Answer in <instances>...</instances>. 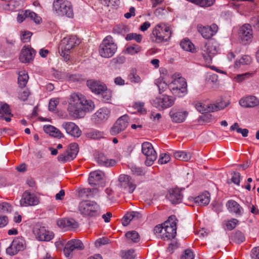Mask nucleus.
I'll return each instance as SVG.
<instances>
[{"instance_id": "nucleus-1", "label": "nucleus", "mask_w": 259, "mask_h": 259, "mask_svg": "<svg viewBox=\"0 0 259 259\" xmlns=\"http://www.w3.org/2000/svg\"><path fill=\"white\" fill-rule=\"evenodd\" d=\"M95 107L94 102L91 100H87L80 93H74L71 95L68 111L70 115L80 117L83 111H92Z\"/></svg>"}, {"instance_id": "nucleus-2", "label": "nucleus", "mask_w": 259, "mask_h": 259, "mask_svg": "<svg viewBox=\"0 0 259 259\" xmlns=\"http://www.w3.org/2000/svg\"><path fill=\"white\" fill-rule=\"evenodd\" d=\"M171 35V31L169 26L165 23H161L157 24L150 34L152 41L156 43H161L168 41Z\"/></svg>"}, {"instance_id": "nucleus-3", "label": "nucleus", "mask_w": 259, "mask_h": 259, "mask_svg": "<svg viewBox=\"0 0 259 259\" xmlns=\"http://www.w3.org/2000/svg\"><path fill=\"white\" fill-rule=\"evenodd\" d=\"M80 43V39L75 35H69L62 40L60 55L66 62L69 60L71 50L78 46Z\"/></svg>"}, {"instance_id": "nucleus-4", "label": "nucleus", "mask_w": 259, "mask_h": 259, "mask_svg": "<svg viewBox=\"0 0 259 259\" xmlns=\"http://www.w3.org/2000/svg\"><path fill=\"white\" fill-rule=\"evenodd\" d=\"M53 9L59 16H65L70 18L73 17L74 13L72 6L70 2L67 0H54Z\"/></svg>"}, {"instance_id": "nucleus-5", "label": "nucleus", "mask_w": 259, "mask_h": 259, "mask_svg": "<svg viewBox=\"0 0 259 259\" xmlns=\"http://www.w3.org/2000/svg\"><path fill=\"white\" fill-rule=\"evenodd\" d=\"M80 213L84 215L96 217L100 215V206L93 201L84 200L80 202L78 205Z\"/></svg>"}, {"instance_id": "nucleus-6", "label": "nucleus", "mask_w": 259, "mask_h": 259, "mask_svg": "<svg viewBox=\"0 0 259 259\" xmlns=\"http://www.w3.org/2000/svg\"><path fill=\"white\" fill-rule=\"evenodd\" d=\"M116 45L113 42V38L109 35L106 36L100 44L99 52L103 58H110L115 53Z\"/></svg>"}, {"instance_id": "nucleus-7", "label": "nucleus", "mask_w": 259, "mask_h": 259, "mask_svg": "<svg viewBox=\"0 0 259 259\" xmlns=\"http://www.w3.org/2000/svg\"><path fill=\"white\" fill-rule=\"evenodd\" d=\"M187 87L186 79L181 77L175 79L169 84V89L171 93L179 97H183L187 93Z\"/></svg>"}, {"instance_id": "nucleus-8", "label": "nucleus", "mask_w": 259, "mask_h": 259, "mask_svg": "<svg viewBox=\"0 0 259 259\" xmlns=\"http://www.w3.org/2000/svg\"><path fill=\"white\" fill-rule=\"evenodd\" d=\"M177 219L175 215H171L169 217L168 220L164 222V232L162 239H170L175 238L177 234Z\"/></svg>"}, {"instance_id": "nucleus-9", "label": "nucleus", "mask_w": 259, "mask_h": 259, "mask_svg": "<svg viewBox=\"0 0 259 259\" xmlns=\"http://www.w3.org/2000/svg\"><path fill=\"white\" fill-rule=\"evenodd\" d=\"M78 152V146L77 143L70 144L69 148L58 156L59 161L63 163L70 161L74 159Z\"/></svg>"}, {"instance_id": "nucleus-10", "label": "nucleus", "mask_w": 259, "mask_h": 259, "mask_svg": "<svg viewBox=\"0 0 259 259\" xmlns=\"http://www.w3.org/2000/svg\"><path fill=\"white\" fill-rule=\"evenodd\" d=\"M142 151L146 157V160L145 162L146 165L147 166L152 165L157 158L156 151L152 144L149 142L143 143L142 145Z\"/></svg>"}, {"instance_id": "nucleus-11", "label": "nucleus", "mask_w": 259, "mask_h": 259, "mask_svg": "<svg viewBox=\"0 0 259 259\" xmlns=\"http://www.w3.org/2000/svg\"><path fill=\"white\" fill-rule=\"evenodd\" d=\"M202 55L206 64H210L212 58L218 52V47L215 43L206 44L202 49Z\"/></svg>"}, {"instance_id": "nucleus-12", "label": "nucleus", "mask_w": 259, "mask_h": 259, "mask_svg": "<svg viewBox=\"0 0 259 259\" xmlns=\"http://www.w3.org/2000/svg\"><path fill=\"white\" fill-rule=\"evenodd\" d=\"M118 181L120 187L128 193H132L136 188L134 180L128 175H120Z\"/></svg>"}, {"instance_id": "nucleus-13", "label": "nucleus", "mask_w": 259, "mask_h": 259, "mask_svg": "<svg viewBox=\"0 0 259 259\" xmlns=\"http://www.w3.org/2000/svg\"><path fill=\"white\" fill-rule=\"evenodd\" d=\"M128 116L125 114L119 117L110 130V134L115 136L125 130L128 125Z\"/></svg>"}, {"instance_id": "nucleus-14", "label": "nucleus", "mask_w": 259, "mask_h": 259, "mask_svg": "<svg viewBox=\"0 0 259 259\" xmlns=\"http://www.w3.org/2000/svg\"><path fill=\"white\" fill-rule=\"evenodd\" d=\"M36 238L39 241H49L54 237L53 232L47 230L45 227L36 225L33 229Z\"/></svg>"}, {"instance_id": "nucleus-15", "label": "nucleus", "mask_w": 259, "mask_h": 259, "mask_svg": "<svg viewBox=\"0 0 259 259\" xmlns=\"http://www.w3.org/2000/svg\"><path fill=\"white\" fill-rule=\"evenodd\" d=\"M175 102V99L169 96L163 95L162 97L156 98L152 101L153 105L159 110L172 106Z\"/></svg>"}, {"instance_id": "nucleus-16", "label": "nucleus", "mask_w": 259, "mask_h": 259, "mask_svg": "<svg viewBox=\"0 0 259 259\" xmlns=\"http://www.w3.org/2000/svg\"><path fill=\"white\" fill-rule=\"evenodd\" d=\"M197 29L203 38L209 39L218 32L219 27L215 24H212L210 26H203L202 24H198Z\"/></svg>"}, {"instance_id": "nucleus-17", "label": "nucleus", "mask_w": 259, "mask_h": 259, "mask_svg": "<svg viewBox=\"0 0 259 259\" xmlns=\"http://www.w3.org/2000/svg\"><path fill=\"white\" fill-rule=\"evenodd\" d=\"M239 37L242 44L246 45L252 41V30L250 25L245 24L239 29Z\"/></svg>"}, {"instance_id": "nucleus-18", "label": "nucleus", "mask_w": 259, "mask_h": 259, "mask_svg": "<svg viewBox=\"0 0 259 259\" xmlns=\"http://www.w3.org/2000/svg\"><path fill=\"white\" fill-rule=\"evenodd\" d=\"M39 202V198L34 193L27 191H25L20 201L21 206H34Z\"/></svg>"}, {"instance_id": "nucleus-19", "label": "nucleus", "mask_w": 259, "mask_h": 259, "mask_svg": "<svg viewBox=\"0 0 259 259\" xmlns=\"http://www.w3.org/2000/svg\"><path fill=\"white\" fill-rule=\"evenodd\" d=\"M24 248V240L22 237H16L12 241L11 245L7 248V253L11 255L16 254L19 251Z\"/></svg>"}, {"instance_id": "nucleus-20", "label": "nucleus", "mask_w": 259, "mask_h": 259, "mask_svg": "<svg viewBox=\"0 0 259 259\" xmlns=\"http://www.w3.org/2000/svg\"><path fill=\"white\" fill-rule=\"evenodd\" d=\"M84 245L79 240L72 239L68 241L65 244L64 252L66 257H69L70 253L75 249L83 250Z\"/></svg>"}, {"instance_id": "nucleus-21", "label": "nucleus", "mask_w": 259, "mask_h": 259, "mask_svg": "<svg viewBox=\"0 0 259 259\" xmlns=\"http://www.w3.org/2000/svg\"><path fill=\"white\" fill-rule=\"evenodd\" d=\"M61 127L67 134L72 137L78 138L81 134V131L78 126L72 122H64Z\"/></svg>"}, {"instance_id": "nucleus-22", "label": "nucleus", "mask_w": 259, "mask_h": 259, "mask_svg": "<svg viewBox=\"0 0 259 259\" xmlns=\"http://www.w3.org/2000/svg\"><path fill=\"white\" fill-rule=\"evenodd\" d=\"M35 53V51L32 48L24 47L21 50L19 60L24 63H29L33 60Z\"/></svg>"}, {"instance_id": "nucleus-23", "label": "nucleus", "mask_w": 259, "mask_h": 259, "mask_svg": "<svg viewBox=\"0 0 259 259\" xmlns=\"http://www.w3.org/2000/svg\"><path fill=\"white\" fill-rule=\"evenodd\" d=\"M197 110L202 114L205 113L214 112L218 110L223 109L224 107H221L218 105L205 104L201 102H196L194 103Z\"/></svg>"}, {"instance_id": "nucleus-24", "label": "nucleus", "mask_w": 259, "mask_h": 259, "mask_svg": "<svg viewBox=\"0 0 259 259\" xmlns=\"http://www.w3.org/2000/svg\"><path fill=\"white\" fill-rule=\"evenodd\" d=\"M172 204H178L182 201L183 195L181 190L178 188L170 189L166 196Z\"/></svg>"}, {"instance_id": "nucleus-25", "label": "nucleus", "mask_w": 259, "mask_h": 259, "mask_svg": "<svg viewBox=\"0 0 259 259\" xmlns=\"http://www.w3.org/2000/svg\"><path fill=\"white\" fill-rule=\"evenodd\" d=\"M87 85L92 92L96 94H101L107 87L103 82L94 80H88Z\"/></svg>"}, {"instance_id": "nucleus-26", "label": "nucleus", "mask_w": 259, "mask_h": 259, "mask_svg": "<svg viewBox=\"0 0 259 259\" xmlns=\"http://www.w3.org/2000/svg\"><path fill=\"white\" fill-rule=\"evenodd\" d=\"M169 116L173 122L181 123L184 121L187 115V111H182L176 109H172L169 112Z\"/></svg>"}, {"instance_id": "nucleus-27", "label": "nucleus", "mask_w": 259, "mask_h": 259, "mask_svg": "<svg viewBox=\"0 0 259 259\" xmlns=\"http://www.w3.org/2000/svg\"><path fill=\"white\" fill-rule=\"evenodd\" d=\"M239 104L245 108L254 107L259 105V100L255 96H249L241 99Z\"/></svg>"}, {"instance_id": "nucleus-28", "label": "nucleus", "mask_w": 259, "mask_h": 259, "mask_svg": "<svg viewBox=\"0 0 259 259\" xmlns=\"http://www.w3.org/2000/svg\"><path fill=\"white\" fill-rule=\"evenodd\" d=\"M105 174L102 171L98 170L91 172L90 174L88 181L91 185L97 186L99 185V182L103 180Z\"/></svg>"}, {"instance_id": "nucleus-29", "label": "nucleus", "mask_w": 259, "mask_h": 259, "mask_svg": "<svg viewBox=\"0 0 259 259\" xmlns=\"http://www.w3.org/2000/svg\"><path fill=\"white\" fill-rule=\"evenodd\" d=\"M57 223L60 228L66 229H76L78 227V223L71 218L59 220Z\"/></svg>"}, {"instance_id": "nucleus-30", "label": "nucleus", "mask_w": 259, "mask_h": 259, "mask_svg": "<svg viewBox=\"0 0 259 259\" xmlns=\"http://www.w3.org/2000/svg\"><path fill=\"white\" fill-rule=\"evenodd\" d=\"M226 206L230 212L235 213L237 216H241L243 213V208L235 200H229L226 203Z\"/></svg>"}, {"instance_id": "nucleus-31", "label": "nucleus", "mask_w": 259, "mask_h": 259, "mask_svg": "<svg viewBox=\"0 0 259 259\" xmlns=\"http://www.w3.org/2000/svg\"><path fill=\"white\" fill-rule=\"evenodd\" d=\"M109 114L110 111L107 108H100L94 114V119L98 123H100L108 118Z\"/></svg>"}, {"instance_id": "nucleus-32", "label": "nucleus", "mask_w": 259, "mask_h": 259, "mask_svg": "<svg viewBox=\"0 0 259 259\" xmlns=\"http://www.w3.org/2000/svg\"><path fill=\"white\" fill-rule=\"evenodd\" d=\"M98 163L104 166H113L116 164V161L114 159H108L103 153H100L97 158Z\"/></svg>"}, {"instance_id": "nucleus-33", "label": "nucleus", "mask_w": 259, "mask_h": 259, "mask_svg": "<svg viewBox=\"0 0 259 259\" xmlns=\"http://www.w3.org/2000/svg\"><path fill=\"white\" fill-rule=\"evenodd\" d=\"M194 202L199 205H207L210 201V194L205 192L194 198Z\"/></svg>"}, {"instance_id": "nucleus-34", "label": "nucleus", "mask_w": 259, "mask_h": 259, "mask_svg": "<svg viewBox=\"0 0 259 259\" xmlns=\"http://www.w3.org/2000/svg\"><path fill=\"white\" fill-rule=\"evenodd\" d=\"M44 130L46 133L54 137L61 138L63 137L61 132L54 126L51 125H45L44 126Z\"/></svg>"}, {"instance_id": "nucleus-35", "label": "nucleus", "mask_w": 259, "mask_h": 259, "mask_svg": "<svg viewBox=\"0 0 259 259\" xmlns=\"http://www.w3.org/2000/svg\"><path fill=\"white\" fill-rule=\"evenodd\" d=\"M29 76L25 70L20 71L18 72V83L20 88H24L26 86Z\"/></svg>"}, {"instance_id": "nucleus-36", "label": "nucleus", "mask_w": 259, "mask_h": 259, "mask_svg": "<svg viewBox=\"0 0 259 259\" xmlns=\"http://www.w3.org/2000/svg\"><path fill=\"white\" fill-rule=\"evenodd\" d=\"M174 156L177 159L187 161L191 159V154L189 152H186L185 151H177L176 152Z\"/></svg>"}, {"instance_id": "nucleus-37", "label": "nucleus", "mask_w": 259, "mask_h": 259, "mask_svg": "<svg viewBox=\"0 0 259 259\" xmlns=\"http://www.w3.org/2000/svg\"><path fill=\"white\" fill-rule=\"evenodd\" d=\"M180 46L183 50L188 52H193L195 49L193 44L187 38H185L181 41Z\"/></svg>"}, {"instance_id": "nucleus-38", "label": "nucleus", "mask_w": 259, "mask_h": 259, "mask_svg": "<svg viewBox=\"0 0 259 259\" xmlns=\"http://www.w3.org/2000/svg\"><path fill=\"white\" fill-rule=\"evenodd\" d=\"M232 241L239 244L245 241V236L240 231H236L231 237Z\"/></svg>"}, {"instance_id": "nucleus-39", "label": "nucleus", "mask_w": 259, "mask_h": 259, "mask_svg": "<svg viewBox=\"0 0 259 259\" xmlns=\"http://www.w3.org/2000/svg\"><path fill=\"white\" fill-rule=\"evenodd\" d=\"M120 255L121 259H134L135 257L136 254L134 249H129L121 251Z\"/></svg>"}, {"instance_id": "nucleus-40", "label": "nucleus", "mask_w": 259, "mask_h": 259, "mask_svg": "<svg viewBox=\"0 0 259 259\" xmlns=\"http://www.w3.org/2000/svg\"><path fill=\"white\" fill-rule=\"evenodd\" d=\"M141 50V47L138 45H133L130 46L126 48L125 53L133 55L138 53Z\"/></svg>"}, {"instance_id": "nucleus-41", "label": "nucleus", "mask_w": 259, "mask_h": 259, "mask_svg": "<svg viewBox=\"0 0 259 259\" xmlns=\"http://www.w3.org/2000/svg\"><path fill=\"white\" fill-rule=\"evenodd\" d=\"M125 236L128 240H131L133 242H138L140 240L139 235L135 231L127 232L125 234Z\"/></svg>"}, {"instance_id": "nucleus-42", "label": "nucleus", "mask_w": 259, "mask_h": 259, "mask_svg": "<svg viewBox=\"0 0 259 259\" xmlns=\"http://www.w3.org/2000/svg\"><path fill=\"white\" fill-rule=\"evenodd\" d=\"M132 174L137 176H142L145 175V171L141 167H138L135 165L131 164L129 166Z\"/></svg>"}, {"instance_id": "nucleus-43", "label": "nucleus", "mask_w": 259, "mask_h": 259, "mask_svg": "<svg viewBox=\"0 0 259 259\" xmlns=\"http://www.w3.org/2000/svg\"><path fill=\"white\" fill-rule=\"evenodd\" d=\"M251 58L250 56L244 55L238 61H236L235 66L239 67L241 65L249 64L251 62Z\"/></svg>"}, {"instance_id": "nucleus-44", "label": "nucleus", "mask_w": 259, "mask_h": 259, "mask_svg": "<svg viewBox=\"0 0 259 259\" xmlns=\"http://www.w3.org/2000/svg\"><path fill=\"white\" fill-rule=\"evenodd\" d=\"M87 137L92 139L98 140L104 137V134L98 131H93L87 134Z\"/></svg>"}, {"instance_id": "nucleus-45", "label": "nucleus", "mask_w": 259, "mask_h": 259, "mask_svg": "<svg viewBox=\"0 0 259 259\" xmlns=\"http://www.w3.org/2000/svg\"><path fill=\"white\" fill-rule=\"evenodd\" d=\"M24 15L25 17H30L31 19L33 20L36 23L38 24L41 21V18L40 17L37 16L35 13L29 10H26L24 12Z\"/></svg>"}, {"instance_id": "nucleus-46", "label": "nucleus", "mask_w": 259, "mask_h": 259, "mask_svg": "<svg viewBox=\"0 0 259 259\" xmlns=\"http://www.w3.org/2000/svg\"><path fill=\"white\" fill-rule=\"evenodd\" d=\"M142 35L140 34L131 33L127 34L125 37V39L127 41L133 39L135 40L137 42L140 43L142 40Z\"/></svg>"}, {"instance_id": "nucleus-47", "label": "nucleus", "mask_w": 259, "mask_h": 259, "mask_svg": "<svg viewBox=\"0 0 259 259\" xmlns=\"http://www.w3.org/2000/svg\"><path fill=\"white\" fill-rule=\"evenodd\" d=\"M239 221L236 219H232L226 222L225 225L226 229L228 230H232L238 224Z\"/></svg>"}, {"instance_id": "nucleus-48", "label": "nucleus", "mask_w": 259, "mask_h": 259, "mask_svg": "<svg viewBox=\"0 0 259 259\" xmlns=\"http://www.w3.org/2000/svg\"><path fill=\"white\" fill-rule=\"evenodd\" d=\"M145 104L143 102H135L133 105V107L135 109L137 110L140 114H145L146 110L144 108Z\"/></svg>"}, {"instance_id": "nucleus-49", "label": "nucleus", "mask_w": 259, "mask_h": 259, "mask_svg": "<svg viewBox=\"0 0 259 259\" xmlns=\"http://www.w3.org/2000/svg\"><path fill=\"white\" fill-rule=\"evenodd\" d=\"M101 94L102 96V100L104 102H108L111 100L112 98V92L110 90L108 89L107 87L106 89H105Z\"/></svg>"}, {"instance_id": "nucleus-50", "label": "nucleus", "mask_w": 259, "mask_h": 259, "mask_svg": "<svg viewBox=\"0 0 259 259\" xmlns=\"http://www.w3.org/2000/svg\"><path fill=\"white\" fill-rule=\"evenodd\" d=\"M12 210V206L7 202L0 204V211L2 213H10Z\"/></svg>"}, {"instance_id": "nucleus-51", "label": "nucleus", "mask_w": 259, "mask_h": 259, "mask_svg": "<svg viewBox=\"0 0 259 259\" xmlns=\"http://www.w3.org/2000/svg\"><path fill=\"white\" fill-rule=\"evenodd\" d=\"M156 84L158 88L160 94H162L166 91L167 89H169V85H167L165 82L161 80H156Z\"/></svg>"}, {"instance_id": "nucleus-52", "label": "nucleus", "mask_w": 259, "mask_h": 259, "mask_svg": "<svg viewBox=\"0 0 259 259\" xmlns=\"http://www.w3.org/2000/svg\"><path fill=\"white\" fill-rule=\"evenodd\" d=\"M30 95V91L27 89H26L22 92H20L19 93L18 98L20 100L25 101L27 100Z\"/></svg>"}, {"instance_id": "nucleus-53", "label": "nucleus", "mask_w": 259, "mask_h": 259, "mask_svg": "<svg viewBox=\"0 0 259 259\" xmlns=\"http://www.w3.org/2000/svg\"><path fill=\"white\" fill-rule=\"evenodd\" d=\"M215 0H198V6L202 7H208L213 5Z\"/></svg>"}, {"instance_id": "nucleus-54", "label": "nucleus", "mask_w": 259, "mask_h": 259, "mask_svg": "<svg viewBox=\"0 0 259 259\" xmlns=\"http://www.w3.org/2000/svg\"><path fill=\"white\" fill-rule=\"evenodd\" d=\"M0 114H5L13 116V114L11 113L9 106L7 104H4L1 106L0 108Z\"/></svg>"}, {"instance_id": "nucleus-55", "label": "nucleus", "mask_w": 259, "mask_h": 259, "mask_svg": "<svg viewBox=\"0 0 259 259\" xmlns=\"http://www.w3.org/2000/svg\"><path fill=\"white\" fill-rule=\"evenodd\" d=\"M128 78L131 82L135 83H138L141 80L140 77L134 71L130 73Z\"/></svg>"}, {"instance_id": "nucleus-56", "label": "nucleus", "mask_w": 259, "mask_h": 259, "mask_svg": "<svg viewBox=\"0 0 259 259\" xmlns=\"http://www.w3.org/2000/svg\"><path fill=\"white\" fill-rule=\"evenodd\" d=\"M59 103L58 98H54L50 100L49 104V109L50 111H55L57 105Z\"/></svg>"}, {"instance_id": "nucleus-57", "label": "nucleus", "mask_w": 259, "mask_h": 259, "mask_svg": "<svg viewBox=\"0 0 259 259\" xmlns=\"http://www.w3.org/2000/svg\"><path fill=\"white\" fill-rule=\"evenodd\" d=\"M170 159V158L168 154L166 153H162L160 155L158 162L161 164H165L169 161Z\"/></svg>"}, {"instance_id": "nucleus-58", "label": "nucleus", "mask_w": 259, "mask_h": 259, "mask_svg": "<svg viewBox=\"0 0 259 259\" xmlns=\"http://www.w3.org/2000/svg\"><path fill=\"white\" fill-rule=\"evenodd\" d=\"M125 57L123 56H117L116 58H113L111 61V63L113 65L121 64H123L125 62Z\"/></svg>"}, {"instance_id": "nucleus-59", "label": "nucleus", "mask_w": 259, "mask_h": 259, "mask_svg": "<svg viewBox=\"0 0 259 259\" xmlns=\"http://www.w3.org/2000/svg\"><path fill=\"white\" fill-rule=\"evenodd\" d=\"M232 182L237 185H239L240 182V174L238 172L234 171L232 173Z\"/></svg>"}, {"instance_id": "nucleus-60", "label": "nucleus", "mask_w": 259, "mask_h": 259, "mask_svg": "<svg viewBox=\"0 0 259 259\" xmlns=\"http://www.w3.org/2000/svg\"><path fill=\"white\" fill-rule=\"evenodd\" d=\"M194 255L191 250L187 249L185 250L184 254L182 255L181 259H194Z\"/></svg>"}, {"instance_id": "nucleus-61", "label": "nucleus", "mask_w": 259, "mask_h": 259, "mask_svg": "<svg viewBox=\"0 0 259 259\" xmlns=\"http://www.w3.org/2000/svg\"><path fill=\"white\" fill-rule=\"evenodd\" d=\"M126 32V27L123 25L116 26L113 28V33L115 34H123Z\"/></svg>"}, {"instance_id": "nucleus-62", "label": "nucleus", "mask_w": 259, "mask_h": 259, "mask_svg": "<svg viewBox=\"0 0 259 259\" xmlns=\"http://www.w3.org/2000/svg\"><path fill=\"white\" fill-rule=\"evenodd\" d=\"M250 23L254 28L259 30V15L252 17L250 19Z\"/></svg>"}, {"instance_id": "nucleus-63", "label": "nucleus", "mask_w": 259, "mask_h": 259, "mask_svg": "<svg viewBox=\"0 0 259 259\" xmlns=\"http://www.w3.org/2000/svg\"><path fill=\"white\" fill-rule=\"evenodd\" d=\"M251 76L250 73H245L242 74H238L235 77V80L237 82H240L243 81L245 78H248Z\"/></svg>"}, {"instance_id": "nucleus-64", "label": "nucleus", "mask_w": 259, "mask_h": 259, "mask_svg": "<svg viewBox=\"0 0 259 259\" xmlns=\"http://www.w3.org/2000/svg\"><path fill=\"white\" fill-rule=\"evenodd\" d=\"M251 256L253 259H259V246L254 247L252 249Z\"/></svg>"}]
</instances>
